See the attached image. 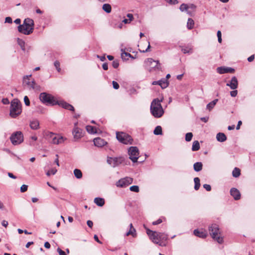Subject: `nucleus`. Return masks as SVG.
Segmentation results:
<instances>
[{
    "instance_id": "obj_1",
    "label": "nucleus",
    "mask_w": 255,
    "mask_h": 255,
    "mask_svg": "<svg viewBox=\"0 0 255 255\" xmlns=\"http://www.w3.org/2000/svg\"><path fill=\"white\" fill-rule=\"evenodd\" d=\"M162 100L154 99L151 103L150 112L152 116L156 118H159L164 114V110L161 105Z\"/></svg>"
},
{
    "instance_id": "obj_2",
    "label": "nucleus",
    "mask_w": 255,
    "mask_h": 255,
    "mask_svg": "<svg viewBox=\"0 0 255 255\" xmlns=\"http://www.w3.org/2000/svg\"><path fill=\"white\" fill-rule=\"evenodd\" d=\"M34 21L29 18H25L22 24H19L18 26V30L19 32L25 35H29L33 32L34 29Z\"/></svg>"
},
{
    "instance_id": "obj_3",
    "label": "nucleus",
    "mask_w": 255,
    "mask_h": 255,
    "mask_svg": "<svg viewBox=\"0 0 255 255\" xmlns=\"http://www.w3.org/2000/svg\"><path fill=\"white\" fill-rule=\"evenodd\" d=\"M146 233L150 239L156 244H159V242L161 240H167L168 238L167 236L164 233L152 231L148 229H146Z\"/></svg>"
},
{
    "instance_id": "obj_4",
    "label": "nucleus",
    "mask_w": 255,
    "mask_h": 255,
    "mask_svg": "<svg viewBox=\"0 0 255 255\" xmlns=\"http://www.w3.org/2000/svg\"><path fill=\"white\" fill-rule=\"evenodd\" d=\"M21 112L20 102L17 99H14L10 104V116L13 118H15L21 113Z\"/></svg>"
},
{
    "instance_id": "obj_5",
    "label": "nucleus",
    "mask_w": 255,
    "mask_h": 255,
    "mask_svg": "<svg viewBox=\"0 0 255 255\" xmlns=\"http://www.w3.org/2000/svg\"><path fill=\"white\" fill-rule=\"evenodd\" d=\"M210 235L212 238L218 243L223 242V238L221 237L220 231L219 227L216 224H212L209 227Z\"/></svg>"
},
{
    "instance_id": "obj_6",
    "label": "nucleus",
    "mask_w": 255,
    "mask_h": 255,
    "mask_svg": "<svg viewBox=\"0 0 255 255\" xmlns=\"http://www.w3.org/2000/svg\"><path fill=\"white\" fill-rule=\"evenodd\" d=\"M40 101L44 104L54 106L57 105V100L52 95L46 93H42L39 95Z\"/></svg>"
},
{
    "instance_id": "obj_7",
    "label": "nucleus",
    "mask_w": 255,
    "mask_h": 255,
    "mask_svg": "<svg viewBox=\"0 0 255 255\" xmlns=\"http://www.w3.org/2000/svg\"><path fill=\"white\" fill-rule=\"evenodd\" d=\"M116 137L121 142L125 144H131L132 138L128 134L124 132H117Z\"/></svg>"
},
{
    "instance_id": "obj_8",
    "label": "nucleus",
    "mask_w": 255,
    "mask_h": 255,
    "mask_svg": "<svg viewBox=\"0 0 255 255\" xmlns=\"http://www.w3.org/2000/svg\"><path fill=\"white\" fill-rule=\"evenodd\" d=\"M10 140L14 145L20 144L23 141V136L22 132L17 131L13 133L10 137Z\"/></svg>"
},
{
    "instance_id": "obj_9",
    "label": "nucleus",
    "mask_w": 255,
    "mask_h": 255,
    "mask_svg": "<svg viewBox=\"0 0 255 255\" xmlns=\"http://www.w3.org/2000/svg\"><path fill=\"white\" fill-rule=\"evenodd\" d=\"M128 153L129 156V159L133 162H136L139 157V150L136 146H131L128 148Z\"/></svg>"
},
{
    "instance_id": "obj_10",
    "label": "nucleus",
    "mask_w": 255,
    "mask_h": 255,
    "mask_svg": "<svg viewBox=\"0 0 255 255\" xmlns=\"http://www.w3.org/2000/svg\"><path fill=\"white\" fill-rule=\"evenodd\" d=\"M146 67H149V70L151 71V69L155 68L157 69H161L160 64L158 61H155L152 58H147L144 61Z\"/></svg>"
},
{
    "instance_id": "obj_11",
    "label": "nucleus",
    "mask_w": 255,
    "mask_h": 255,
    "mask_svg": "<svg viewBox=\"0 0 255 255\" xmlns=\"http://www.w3.org/2000/svg\"><path fill=\"white\" fill-rule=\"evenodd\" d=\"M133 179L132 178L126 177L120 179L116 183V186L119 187H125L132 183Z\"/></svg>"
},
{
    "instance_id": "obj_12",
    "label": "nucleus",
    "mask_w": 255,
    "mask_h": 255,
    "mask_svg": "<svg viewBox=\"0 0 255 255\" xmlns=\"http://www.w3.org/2000/svg\"><path fill=\"white\" fill-rule=\"evenodd\" d=\"M48 136L51 138V142L53 144H58L63 142L64 141V138L63 136L56 135L53 132L49 133Z\"/></svg>"
},
{
    "instance_id": "obj_13",
    "label": "nucleus",
    "mask_w": 255,
    "mask_h": 255,
    "mask_svg": "<svg viewBox=\"0 0 255 255\" xmlns=\"http://www.w3.org/2000/svg\"><path fill=\"white\" fill-rule=\"evenodd\" d=\"M57 105L62 107V108L69 110L70 111H74V107L70 104L66 103L63 101H57Z\"/></svg>"
},
{
    "instance_id": "obj_14",
    "label": "nucleus",
    "mask_w": 255,
    "mask_h": 255,
    "mask_svg": "<svg viewBox=\"0 0 255 255\" xmlns=\"http://www.w3.org/2000/svg\"><path fill=\"white\" fill-rule=\"evenodd\" d=\"M30 75H27L24 77V82L26 83V85H27L29 87L32 88L33 89H37V85L34 81H30L29 78L31 77Z\"/></svg>"
},
{
    "instance_id": "obj_15",
    "label": "nucleus",
    "mask_w": 255,
    "mask_h": 255,
    "mask_svg": "<svg viewBox=\"0 0 255 255\" xmlns=\"http://www.w3.org/2000/svg\"><path fill=\"white\" fill-rule=\"evenodd\" d=\"M217 71L219 74H222L227 73H232L235 70L230 67H220L217 68Z\"/></svg>"
},
{
    "instance_id": "obj_16",
    "label": "nucleus",
    "mask_w": 255,
    "mask_h": 255,
    "mask_svg": "<svg viewBox=\"0 0 255 255\" xmlns=\"http://www.w3.org/2000/svg\"><path fill=\"white\" fill-rule=\"evenodd\" d=\"M238 82L236 77H233L231 81L227 84V86H229L231 89L235 90L237 88Z\"/></svg>"
},
{
    "instance_id": "obj_17",
    "label": "nucleus",
    "mask_w": 255,
    "mask_h": 255,
    "mask_svg": "<svg viewBox=\"0 0 255 255\" xmlns=\"http://www.w3.org/2000/svg\"><path fill=\"white\" fill-rule=\"evenodd\" d=\"M93 141L95 146L100 147L105 145L107 143L104 139L100 137L94 138Z\"/></svg>"
},
{
    "instance_id": "obj_18",
    "label": "nucleus",
    "mask_w": 255,
    "mask_h": 255,
    "mask_svg": "<svg viewBox=\"0 0 255 255\" xmlns=\"http://www.w3.org/2000/svg\"><path fill=\"white\" fill-rule=\"evenodd\" d=\"M230 194L236 200H239L241 198L240 191L235 188H232L230 190Z\"/></svg>"
},
{
    "instance_id": "obj_19",
    "label": "nucleus",
    "mask_w": 255,
    "mask_h": 255,
    "mask_svg": "<svg viewBox=\"0 0 255 255\" xmlns=\"http://www.w3.org/2000/svg\"><path fill=\"white\" fill-rule=\"evenodd\" d=\"M194 234L199 238L204 239L207 236V232L206 231L203 230H199L196 229L194 231Z\"/></svg>"
},
{
    "instance_id": "obj_20",
    "label": "nucleus",
    "mask_w": 255,
    "mask_h": 255,
    "mask_svg": "<svg viewBox=\"0 0 255 255\" xmlns=\"http://www.w3.org/2000/svg\"><path fill=\"white\" fill-rule=\"evenodd\" d=\"M73 134L74 138H80L82 136V129L78 127H75L73 130Z\"/></svg>"
},
{
    "instance_id": "obj_21",
    "label": "nucleus",
    "mask_w": 255,
    "mask_h": 255,
    "mask_svg": "<svg viewBox=\"0 0 255 255\" xmlns=\"http://www.w3.org/2000/svg\"><path fill=\"white\" fill-rule=\"evenodd\" d=\"M29 126L32 129H38L39 128V122L38 120L34 119L30 122Z\"/></svg>"
},
{
    "instance_id": "obj_22",
    "label": "nucleus",
    "mask_w": 255,
    "mask_h": 255,
    "mask_svg": "<svg viewBox=\"0 0 255 255\" xmlns=\"http://www.w3.org/2000/svg\"><path fill=\"white\" fill-rule=\"evenodd\" d=\"M216 138L218 141L222 142L226 140L227 137L224 133L219 132L217 134Z\"/></svg>"
},
{
    "instance_id": "obj_23",
    "label": "nucleus",
    "mask_w": 255,
    "mask_h": 255,
    "mask_svg": "<svg viewBox=\"0 0 255 255\" xmlns=\"http://www.w3.org/2000/svg\"><path fill=\"white\" fill-rule=\"evenodd\" d=\"M124 161V158L123 157H115L113 167L118 166L120 164H122Z\"/></svg>"
},
{
    "instance_id": "obj_24",
    "label": "nucleus",
    "mask_w": 255,
    "mask_h": 255,
    "mask_svg": "<svg viewBox=\"0 0 255 255\" xmlns=\"http://www.w3.org/2000/svg\"><path fill=\"white\" fill-rule=\"evenodd\" d=\"M94 203L98 206L102 207L105 204V200L103 198L96 197L94 199Z\"/></svg>"
},
{
    "instance_id": "obj_25",
    "label": "nucleus",
    "mask_w": 255,
    "mask_h": 255,
    "mask_svg": "<svg viewBox=\"0 0 255 255\" xmlns=\"http://www.w3.org/2000/svg\"><path fill=\"white\" fill-rule=\"evenodd\" d=\"M203 164L201 162H197L193 165L194 170L196 172L200 171L202 169Z\"/></svg>"
},
{
    "instance_id": "obj_26",
    "label": "nucleus",
    "mask_w": 255,
    "mask_h": 255,
    "mask_svg": "<svg viewBox=\"0 0 255 255\" xmlns=\"http://www.w3.org/2000/svg\"><path fill=\"white\" fill-rule=\"evenodd\" d=\"M169 85V83L168 81L165 79H163L160 80H159V85L160 86L161 88L164 89L166 88L167 87H168Z\"/></svg>"
},
{
    "instance_id": "obj_27",
    "label": "nucleus",
    "mask_w": 255,
    "mask_h": 255,
    "mask_svg": "<svg viewBox=\"0 0 255 255\" xmlns=\"http://www.w3.org/2000/svg\"><path fill=\"white\" fill-rule=\"evenodd\" d=\"M218 101V99H215L211 102L209 103L207 105V109L209 110V111H211L213 109L214 106L216 105L217 102Z\"/></svg>"
},
{
    "instance_id": "obj_28",
    "label": "nucleus",
    "mask_w": 255,
    "mask_h": 255,
    "mask_svg": "<svg viewBox=\"0 0 255 255\" xmlns=\"http://www.w3.org/2000/svg\"><path fill=\"white\" fill-rule=\"evenodd\" d=\"M200 144L198 141L196 140L193 142L192 150V151H197L200 149Z\"/></svg>"
},
{
    "instance_id": "obj_29",
    "label": "nucleus",
    "mask_w": 255,
    "mask_h": 255,
    "mask_svg": "<svg viewBox=\"0 0 255 255\" xmlns=\"http://www.w3.org/2000/svg\"><path fill=\"white\" fill-rule=\"evenodd\" d=\"M131 57V55L122 49L121 57L124 60H128V57Z\"/></svg>"
},
{
    "instance_id": "obj_30",
    "label": "nucleus",
    "mask_w": 255,
    "mask_h": 255,
    "mask_svg": "<svg viewBox=\"0 0 255 255\" xmlns=\"http://www.w3.org/2000/svg\"><path fill=\"white\" fill-rule=\"evenodd\" d=\"M86 130L89 133H95L97 132L96 128L91 126H87Z\"/></svg>"
},
{
    "instance_id": "obj_31",
    "label": "nucleus",
    "mask_w": 255,
    "mask_h": 255,
    "mask_svg": "<svg viewBox=\"0 0 255 255\" xmlns=\"http://www.w3.org/2000/svg\"><path fill=\"white\" fill-rule=\"evenodd\" d=\"M129 235L132 236L134 238L136 237V230L134 228L129 229V230L126 234V236Z\"/></svg>"
},
{
    "instance_id": "obj_32",
    "label": "nucleus",
    "mask_w": 255,
    "mask_h": 255,
    "mask_svg": "<svg viewBox=\"0 0 255 255\" xmlns=\"http://www.w3.org/2000/svg\"><path fill=\"white\" fill-rule=\"evenodd\" d=\"M102 8L107 13L111 12L112 9L111 5L108 3L104 4Z\"/></svg>"
},
{
    "instance_id": "obj_33",
    "label": "nucleus",
    "mask_w": 255,
    "mask_h": 255,
    "mask_svg": "<svg viewBox=\"0 0 255 255\" xmlns=\"http://www.w3.org/2000/svg\"><path fill=\"white\" fill-rule=\"evenodd\" d=\"M241 174V170L239 168L235 167L233 172H232V175L234 177H238Z\"/></svg>"
},
{
    "instance_id": "obj_34",
    "label": "nucleus",
    "mask_w": 255,
    "mask_h": 255,
    "mask_svg": "<svg viewBox=\"0 0 255 255\" xmlns=\"http://www.w3.org/2000/svg\"><path fill=\"white\" fill-rule=\"evenodd\" d=\"M194 25V20L192 18H189L188 19V21H187V28L189 29H191L193 28Z\"/></svg>"
},
{
    "instance_id": "obj_35",
    "label": "nucleus",
    "mask_w": 255,
    "mask_h": 255,
    "mask_svg": "<svg viewBox=\"0 0 255 255\" xmlns=\"http://www.w3.org/2000/svg\"><path fill=\"white\" fill-rule=\"evenodd\" d=\"M195 183L194 189L195 190H198L200 186V179L198 177H195L194 179Z\"/></svg>"
},
{
    "instance_id": "obj_36",
    "label": "nucleus",
    "mask_w": 255,
    "mask_h": 255,
    "mask_svg": "<svg viewBox=\"0 0 255 255\" xmlns=\"http://www.w3.org/2000/svg\"><path fill=\"white\" fill-rule=\"evenodd\" d=\"M74 174L75 176L78 179H80L82 177V173L80 169H75L74 170Z\"/></svg>"
},
{
    "instance_id": "obj_37",
    "label": "nucleus",
    "mask_w": 255,
    "mask_h": 255,
    "mask_svg": "<svg viewBox=\"0 0 255 255\" xmlns=\"http://www.w3.org/2000/svg\"><path fill=\"white\" fill-rule=\"evenodd\" d=\"M153 133L155 135H161L162 132V128L160 126H157L154 131H153Z\"/></svg>"
},
{
    "instance_id": "obj_38",
    "label": "nucleus",
    "mask_w": 255,
    "mask_h": 255,
    "mask_svg": "<svg viewBox=\"0 0 255 255\" xmlns=\"http://www.w3.org/2000/svg\"><path fill=\"white\" fill-rule=\"evenodd\" d=\"M17 43H18V45L20 46L21 49L23 51H25V47H24L25 42H24V41L23 40L18 38H17Z\"/></svg>"
},
{
    "instance_id": "obj_39",
    "label": "nucleus",
    "mask_w": 255,
    "mask_h": 255,
    "mask_svg": "<svg viewBox=\"0 0 255 255\" xmlns=\"http://www.w3.org/2000/svg\"><path fill=\"white\" fill-rule=\"evenodd\" d=\"M181 51L184 54L191 53L192 52V48L188 47H182Z\"/></svg>"
},
{
    "instance_id": "obj_40",
    "label": "nucleus",
    "mask_w": 255,
    "mask_h": 255,
    "mask_svg": "<svg viewBox=\"0 0 255 255\" xmlns=\"http://www.w3.org/2000/svg\"><path fill=\"white\" fill-rule=\"evenodd\" d=\"M179 9L180 11L182 12L187 11L188 7H187V4L186 3H182L180 6Z\"/></svg>"
},
{
    "instance_id": "obj_41",
    "label": "nucleus",
    "mask_w": 255,
    "mask_h": 255,
    "mask_svg": "<svg viewBox=\"0 0 255 255\" xmlns=\"http://www.w3.org/2000/svg\"><path fill=\"white\" fill-rule=\"evenodd\" d=\"M193 137V134L191 132H188L185 135V140L187 141H190L191 140Z\"/></svg>"
},
{
    "instance_id": "obj_42",
    "label": "nucleus",
    "mask_w": 255,
    "mask_h": 255,
    "mask_svg": "<svg viewBox=\"0 0 255 255\" xmlns=\"http://www.w3.org/2000/svg\"><path fill=\"white\" fill-rule=\"evenodd\" d=\"M57 169H55V168H52L50 170H49V171H47V172L46 173V175L49 176H50V175L52 174V175H54L56 172H57Z\"/></svg>"
},
{
    "instance_id": "obj_43",
    "label": "nucleus",
    "mask_w": 255,
    "mask_h": 255,
    "mask_svg": "<svg viewBox=\"0 0 255 255\" xmlns=\"http://www.w3.org/2000/svg\"><path fill=\"white\" fill-rule=\"evenodd\" d=\"M129 189L131 191L138 192L139 191V187L136 185H133L130 187Z\"/></svg>"
},
{
    "instance_id": "obj_44",
    "label": "nucleus",
    "mask_w": 255,
    "mask_h": 255,
    "mask_svg": "<svg viewBox=\"0 0 255 255\" xmlns=\"http://www.w3.org/2000/svg\"><path fill=\"white\" fill-rule=\"evenodd\" d=\"M54 66L55 67L56 69L58 71V72H60L61 71V69L60 67V62L58 61H55L54 63Z\"/></svg>"
},
{
    "instance_id": "obj_45",
    "label": "nucleus",
    "mask_w": 255,
    "mask_h": 255,
    "mask_svg": "<svg viewBox=\"0 0 255 255\" xmlns=\"http://www.w3.org/2000/svg\"><path fill=\"white\" fill-rule=\"evenodd\" d=\"M187 7H188V9H191L193 11H195L196 8V6L194 4H193V3H190V4H187Z\"/></svg>"
},
{
    "instance_id": "obj_46",
    "label": "nucleus",
    "mask_w": 255,
    "mask_h": 255,
    "mask_svg": "<svg viewBox=\"0 0 255 255\" xmlns=\"http://www.w3.org/2000/svg\"><path fill=\"white\" fill-rule=\"evenodd\" d=\"M24 102L26 106H28L30 105V101L28 97L27 96H25L24 97Z\"/></svg>"
},
{
    "instance_id": "obj_47",
    "label": "nucleus",
    "mask_w": 255,
    "mask_h": 255,
    "mask_svg": "<svg viewBox=\"0 0 255 255\" xmlns=\"http://www.w3.org/2000/svg\"><path fill=\"white\" fill-rule=\"evenodd\" d=\"M28 188V186L26 185H22L20 187V191L21 192H24L27 191Z\"/></svg>"
},
{
    "instance_id": "obj_48",
    "label": "nucleus",
    "mask_w": 255,
    "mask_h": 255,
    "mask_svg": "<svg viewBox=\"0 0 255 255\" xmlns=\"http://www.w3.org/2000/svg\"><path fill=\"white\" fill-rule=\"evenodd\" d=\"M112 65L114 68H117L119 66L118 60H114L112 63Z\"/></svg>"
},
{
    "instance_id": "obj_49",
    "label": "nucleus",
    "mask_w": 255,
    "mask_h": 255,
    "mask_svg": "<svg viewBox=\"0 0 255 255\" xmlns=\"http://www.w3.org/2000/svg\"><path fill=\"white\" fill-rule=\"evenodd\" d=\"M167 2L171 4H175L178 3L177 0H165Z\"/></svg>"
},
{
    "instance_id": "obj_50",
    "label": "nucleus",
    "mask_w": 255,
    "mask_h": 255,
    "mask_svg": "<svg viewBox=\"0 0 255 255\" xmlns=\"http://www.w3.org/2000/svg\"><path fill=\"white\" fill-rule=\"evenodd\" d=\"M114 161V158H113V157H109L107 159L108 163L109 164L111 165L112 166H113Z\"/></svg>"
},
{
    "instance_id": "obj_51",
    "label": "nucleus",
    "mask_w": 255,
    "mask_h": 255,
    "mask_svg": "<svg viewBox=\"0 0 255 255\" xmlns=\"http://www.w3.org/2000/svg\"><path fill=\"white\" fill-rule=\"evenodd\" d=\"M112 84H113V88L114 89H118L119 88V85L117 82L113 81L112 82Z\"/></svg>"
},
{
    "instance_id": "obj_52",
    "label": "nucleus",
    "mask_w": 255,
    "mask_h": 255,
    "mask_svg": "<svg viewBox=\"0 0 255 255\" xmlns=\"http://www.w3.org/2000/svg\"><path fill=\"white\" fill-rule=\"evenodd\" d=\"M203 187L207 191H210L211 190V186L209 184H205L203 185Z\"/></svg>"
},
{
    "instance_id": "obj_53",
    "label": "nucleus",
    "mask_w": 255,
    "mask_h": 255,
    "mask_svg": "<svg viewBox=\"0 0 255 255\" xmlns=\"http://www.w3.org/2000/svg\"><path fill=\"white\" fill-rule=\"evenodd\" d=\"M57 252L59 253V255H66L65 252L62 251L60 248H58L57 249Z\"/></svg>"
},
{
    "instance_id": "obj_54",
    "label": "nucleus",
    "mask_w": 255,
    "mask_h": 255,
    "mask_svg": "<svg viewBox=\"0 0 255 255\" xmlns=\"http://www.w3.org/2000/svg\"><path fill=\"white\" fill-rule=\"evenodd\" d=\"M237 94H238L237 90H234L230 92V95L233 97H235L237 95Z\"/></svg>"
},
{
    "instance_id": "obj_55",
    "label": "nucleus",
    "mask_w": 255,
    "mask_h": 255,
    "mask_svg": "<svg viewBox=\"0 0 255 255\" xmlns=\"http://www.w3.org/2000/svg\"><path fill=\"white\" fill-rule=\"evenodd\" d=\"M5 22L11 23H12V18L10 17H6L5 19Z\"/></svg>"
},
{
    "instance_id": "obj_56",
    "label": "nucleus",
    "mask_w": 255,
    "mask_h": 255,
    "mask_svg": "<svg viewBox=\"0 0 255 255\" xmlns=\"http://www.w3.org/2000/svg\"><path fill=\"white\" fill-rule=\"evenodd\" d=\"M162 220L160 219H159L157 221L153 222L152 224L153 225H156L160 224L161 223H162Z\"/></svg>"
},
{
    "instance_id": "obj_57",
    "label": "nucleus",
    "mask_w": 255,
    "mask_h": 255,
    "mask_svg": "<svg viewBox=\"0 0 255 255\" xmlns=\"http://www.w3.org/2000/svg\"><path fill=\"white\" fill-rule=\"evenodd\" d=\"M102 67L104 70H107L108 69V65L107 63H104L102 65Z\"/></svg>"
},
{
    "instance_id": "obj_58",
    "label": "nucleus",
    "mask_w": 255,
    "mask_h": 255,
    "mask_svg": "<svg viewBox=\"0 0 255 255\" xmlns=\"http://www.w3.org/2000/svg\"><path fill=\"white\" fill-rule=\"evenodd\" d=\"M2 102L3 104L4 105H7V104H9V101L8 100V99L7 98H4L2 100Z\"/></svg>"
},
{
    "instance_id": "obj_59",
    "label": "nucleus",
    "mask_w": 255,
    "mask_h": 255,
    "mask_svg": "<svg viewBox=\"0 0 255 255\" xmlns=\"http://www.w3.org/2000/svg\"><path fill=\"white\" fill-rule=\"evenodd\" d=\"M87 225L88 226V227H89L90 228H92L93 227V223L92 221L88 220L87 222Z\"/></svg>"
},
{
    "instance_id": "obj_60",
    "label": "nucleus",
    "mask_w": 255,
    "mask_h": 255,
    "mask_svg": "<svg viewBox=\"0 0 255 255\" xmlns=\"http://www.w3.org/2000/svg\"><path fill=\"white\" fill-rule=\"evenodd\" d=\"M255 59L254 55H252L248 58V61L250 62H252Z\"/></svg>"
},
{
    "instance_id": "obj_61",
    "label": "nucleus",
    "mask_w": 255,
    "mask_h": 255,
    "mask_svg": "<svg viewBox=\"0 0 255 255\" xmlns=\"http://www.w3.org/2000/svg\"><path fill=\"white\" fill-rule=\"evenodd\" d=\"M1 224L4 227H6L8 225V222L5 220H3L1 222Z\"/></svg>"
},
{
    "instance_id": "obj_62",
    "label": "nucleus",
    "mask_w": 255,
    "mask_h": 255,
    "mask_svg": "<svg viewBox=\"0 0 255 255\" xmlns=\"http://www.w3.org/2000/svg\"><path fill=\"white\" fill-rule=\"evenodd\" d=\"M97 57L99 58L100 59V60L102 61H104L106 60V57H105V55H104V56L97 55Z\"/></svg>"
},
{
    "instance_id": "obj_63",
    "label": "nucleus",
    "mask_w": 255,
    "mask_h": 255,
    "mask_svg": "<svg viewBox=\"0 0 255 255\" xmlns=\"http://www.w3.org/2000/svg\"><path fill=\"white\" fill-rule=\"evenodd\" d=\"M50 244H49V242H46L45 243H44V247L46 249H49L50 248Z\"/></svg>"
},
{
    "instance_id": "obj_64",
    "label": "nucleus",
    "mask_w": 255,
    "mask_h": 255,
    "mask_svg": "<svg viewBox=\"0 0 255 255\" xmlns=\"http://www.w3.org/2000/svg\"><path fill=\"white\" fill-rule=\"evenodd\" d=\"M127 17L128 18L129 20L130 21H132L133 19V15L131 13H128L127 14Z\"/></svg>"
}]
</instances>
